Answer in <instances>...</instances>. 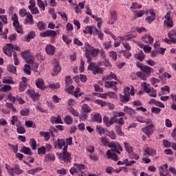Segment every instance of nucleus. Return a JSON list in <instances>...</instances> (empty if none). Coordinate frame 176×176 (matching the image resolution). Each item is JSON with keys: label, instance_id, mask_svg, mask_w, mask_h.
<instances>
[{"label": "nucleus", "instance_id": "obj_24", "mask_svg": "<svg viewBox=\"0 0 176 176\" xmlns=\"http://www.w3.org/2000/svg\"><path fill=\"white\" fill-rule=\"evenodd\" d=\"M135 58L136 60H139V61L142 62L144 60H145V54H144V52L140 51L139 53L135 54Z\"/></svg>", "mask_w": 176, "mask_h": 176}, {"label": "nucleus", "instance_id": "obj_3", "mask_svg": "<svg viewBox=\"0 0 176 176\" xmlns=\"http://www.w3.org/2000/svg\"><path fill=\"white\" fill-rule=\"evenodd\" d=\"M102 65H104V61H100L98 64L96 63H90L87 67V69L88 71H91L94 75H101V74H104V68L100 67H102Z\"/></svg>", "mask_w": 176, "mask_h": 176}, {"label": "nucleus", "instance_id": "obj_61", "mask_svg": "<svg viewBox=\"0 0 176 176\" xmlns=\"http://www.w3.org/2000/svg\"><path fill=\"white\" fill-rule=\"evenodd\" d=\"M155 16H148L146 17L145 21L148 23V24H152L153 21H155Z\"/></svg>", "mask_w": 176, "mask_h": 176}, {"label": "nucleus", "instance_id": "obj_63", "mask_svg": "<svg viewBox=\"0 0 176 176\" xmlns=\"http://www.w3.org/2000/svg\"><path fill=\"white\" fill-rule=\"evenodd\" d=\"M56 173H57V174H60V175H67V170L64 168L58 169Z\"/></svg>", "mask_w": 176, "mask_h": 176}, {"label": "nucleus", "instance_id": "obj_58", "mask_svg": "<svg viewBox=\"0 0 176 176\" xmlns=\"http://www.w3.org/2000/svg\"><path fill=\"white\" fill-rule=\"evenodd\" d=\"M37 5L40 9H42L43 11H45V3H43V1L42 0H37Z\"/></svg>", "mask_w": 176, "mask_h": 176}, {"label": "nucleus", "instance_id": "obj_25", "mask_svg": "<svg viewBox=\"0 0 176 176\" xmlns=\"http://www.w3.org/2000/svg\"><path fill=\"white\" fill-rule=\"evenodd\" d=\"M74 166L77 168L78 171H80L82 174L85 173L83 170H86V166L83 164H74Z\"/></svg>", "mask_w": 176, "mask_h": 176}, {"label": "nucleus", "instance_id": "obj_40", "mask_svg": "<svg viewBox=\"0 0 176 176\" xmlns=\"http://www.w3.org/2000/svg\"><path fill=\"white\" fill-rule=\"evenodd\" d=\"M111 79H114V80H118V76L114 73L111 72L109 76L105 77L106 80H111Z\"/></svg>", "mask_w": 176, "mask_h": 176}, {"label": "nucleus", "instance_id": "obj_52", "mask_svg": "<svg viewBox=\"0 0 176 176\" xmlns=\"http://www.w3.org/2000/svg\"><path fill=\"white\" fill-rule=\"evenodd\" d=\"M96 32L98 34V38L100 39V41L104 40V33L101 32V30H98V29L95 28Z\"/></svg>", "mask_w": 176, "mask_h": 176}, {"label": "nucleus", "instance_id": "obj_55", "mask_svg": "<svg viewBox=\"0 0 176 176\" xmlns=\"http://www.w3.org/2000/svg\"><path fill=\"white\" fill-rule=\"evenodd\" d=\"M142 8V5L138 4L137 2H133L131 6V9H141Z\"/></svg>", "mask_w": 176, "mask_h": 176}, {"label": "nucleus", "instance_id": "obj_47", "mask_svg": "<svg viewBox=\"0 0 176 176\" xmlns=\"http://www.w3.org/2000/svg\"><path fill=\"white\" fill-rule=\"evenodd\" d=\"M30 146L33 151H36V140L34 138L30 139Z\"/></svg>", "mask_w": 176, "mask_h": 176}, {"label": "nucleus", "instance_id": "obj_28", "mask_svg": "<svg viewBox=\"0 0 176 176\" xmlns=\"http://www.w3.org/2000/svg\"><path fill=\"white\" fill-rule=\"evenodd\" d=\"M39 135L40 137H43L45 141H49L50 140V133L49 132L40 131Z\"/></svg>", "mask_w": 176, "mask_h": 176}, {"label": "nucleus", "instance_id": "obj_5", "mask_svg": "<svg viewBox=\"0 0 176 176\" xmlns=\"http://www.w3.org/2000/svg\"><path fill=\"white\" fill-rule=\"evenodd\" d=\"M67 151H68V146H65V147L63 148V153L59 154L57 153L56 155L59 160L65 162V163H71V160L72 159L71 157V153H68Z\"/></svg>", "mask_w": 176, "mask_h": 176}, {"label": "nucleus", "instance_id": "obj_37", "mask_svg": "<svg viewBox=\"0 0 176 176\" xmlns=\"http://www.w3.org/2000/svg\"><path fill=\"white\" fill-rule=\"evenodd\" d=\"M120 100L121 102H129L130 101V96H127L126 95H120Z\"/></svg>", "mask_w": 176, "mask_h": 176}, {"label": "nucleus", "instance_id": "obj_12", "mask_svg": "<svg viewBox=\"0 0 176 176\" xmlns=\"http://www.w3.org/2000/svg\"><path fill=\"white\" fill-rule=\"evenodd\" d=\"M65 146H68L65 143V140L63 139H58L56 142H54V148L55 149H63Z\"/></svg>", "mask_w": 176, "mask_h": 176}, {"label": "nucleus", "instance_id": "obj_54", "mask_svg": "<svg viewBox=\"0 0 176 176\" xmlns=\"http://www.w3.org/2000/svg\"><path fill=\"white\" fill-rule=\"evenodd\" d=\"M151 112L152 113H155V115H158V113H160L162 112V109L158 107H153L151 108Z\"/></svg>", "mask_w": 176, "mask_h": 176}, {"label": "nucleus", "instance_id": "obj_51", "mask_svg": "<svg viewBox=\"0 0 176 176\" xmlns=\"http://www.w3.org/2000/svg\"><path fill=\"white\" fill-rule=\"evenodd\" d=\"M96 131L98 134H105V129L101 126H96Z\"/></svg>", "mask_w": 176, "mask_h": 176}, {"label": "nucleus", "instance_id": "obj_34", "mask_svg": "<svg viewBox=\"0 0 176 176\" xmlns=\"http://www.w3.org/2000/svg\"><path fill=\"white\" fill-rule=\"evenodd\" d=\"M124 112H126V113H127L128 115H130V116L133 115V113H135V111H134V109H133L127 106H124Z\"/></svg>", "mask_w": 176, "mask_h": 176}, {"label": "nucleus", "instance_id": "obj_17", "mask_svg": "<svg viewBox=\"0 0 176 176\" xmlns=\"http://www.w3.org/2000/svg\"><path fill=\"white\" fill-rule=\"evenodd\" d=\"M3 51L4 54H6L8 57H12V54L14 52V51H12L10 45H9V43L6 44L5 49H3Z\"/></svg>", "mask_w": 176, "mask_h": 176}, {"label": "nucleus", "instance_id": "obj_32", "mask_svg": "<svg viewBox=\"0 0 176 176\" xmlns=\"http://www.w3.org/2000/svg\"><path fill=\"white\" fill-rule=\"evenodd\" d=\"M43 170V168L37 167L36 168L30 169L28 170V174H31L32 175H35L36 173H39V171H42Z\"/></svg>", "mask_w": 176, "mask_h": 176}, {"label": "nucleus", "instance_id": "obj_45", "mask_svg": "<svg viewBox=\"0 0 176 176\" xmlns=\"http://www.w3.org/2000/svg\"><path fill=\"white\" fill-rule=\"evenodd\" d=\"M46 28V25H45V23L43 21H39L37 23V28L40 31H43L45 28Z\"/></svg>", "mask_w": 176, "mask_h": 176}, {"label": "nucleus", "instance_id": "obj_16", "mask_svg": "<svg viewBox=\"0 0 176 176\" xmlns=\"http://www.w3.org/2000/svg\"><path fill=\"white\" fill-rule=\"evenodd\" d=\"M34 23L35 22L34 21V16H32V14H31V13L28 12L25 19L24 24H25V25L28 24L30 25H32L34 24Z\"/></svg>", "mask_w": 176, "mask_h": 176}, {"label": "nucleus", "instance_id": "obj_10", "mask_svg": "<svg viewBox=\"0 0 176 176\" xmlns=\"http://www.w3.org/2000/svg\"><path fill=\"white\" fill-rule=\"evenodd\" d=\"M142 131L149 138L153 134V124H150L142 128Z\"/></svg>", "mask_w": 176, "mask_h": 176}, {"label": "nucleus", "instance_id": "obj_62", "mask_svg": "<svg viewBox=\"0 0 176 176\" xmlns=\"http://www.w3.org/2000/svg\"><path fill=\"white\" fill-rule=\"evenodd\" d=\"M48 32V37L54 38L57 36V32L54 30H47Z\"/></svg>", "mask_w": 176, "mask_h": 176}, {"label": "nucleus", "instance_id": "obj_15", "mask_svg": "<svg viewBox=\"0 0 176 176\" xmlns=\"http://www.w3.org/2000/svg\"><path fill=\"white\" fill-rule=\"evenodd\" d=\"M45 52L48 56H54L56 53V47L52 45V44L47 45L45 47Z\"/></svg>", "mask_w": 176, "mask_h": 176}, {"label": "nucleus", "instance_id": "obj_53", "mask_svg": "<svg viewBox=\"0 0 176 176\" xmlns=\"http://www.w3.org/2000/svg\"><path fill=\"white\" fill-rule=\"evenodd\" d=\"M10 90H12V87L8 85H4L0 89V91H4V92L10 91Z\"/></svg>", "mask_w": 176, "mask_h": 176}, {"label": "nucleus", "instance_id": "obj_18", "mask_svg": "<svg viewBox=\"0 0 176 176\" xmlns=\"http://www.w3.org/2000/svg\"><path fill=\"white\" fill-rule=\"evenodd\" d=\"M16 133H18V134H24L25 133V128L23 126L21 122L16 123Z\"/></svg>", "mask_w": 176, "mask_h": 176}, {"label": "nucleus", "instance_id": "obj_59", "mask_svg": "<svg viewBox=\"0 0 176 176\" xmlns=\"http://www.w3.org/2000/svg\"><path fill=\"white\" fill-rule=\"evenodd\" d=\"M94 102L95 104H98V105H101V107H107V103L101 100H95Z\"/></svg>", "mask_w": 176, "mask_h": 176}, {"label": "nucleus", "instance_id": "obj_9", "mask_svg": "<svg viewBox=\"0 0 176 176\" xmlns=\"http://www.w3.org/2000/svg\"><path fill=\"white\" fill-rule=\"evenodd\" d=\"M8 100H9V101H10L11 102H16V101H17L19 104H21L22 105L23 104H25V101L23 100V98L19 96L14 97L12 95V93L8 94Z\"/></svg>", "mask_w": 176, "mask_h": 176}, {"label": "nucleus", "instance_id": "obj_6", "mask_svg": "<svg viewBox=\"0 0 176 176\" xmlns=\"http://www.w3.org/2000/svg\"><path fill=\"white\" fill-rule=\"evenodd\" d=\"M12 20L13 21V27H14L16 32L18 34H23L24 31L23 29V25H20V22H19V16H17V15L15 14L12 17Z\"/></svg>", "mask_w": 176, "mask_h": 176}, {"label": "nucleus", "instance_id": "obj_60", "mask_svg": "<svg viewBox=\"0 0 176 176\" xmlns=\"http://www.w3.org/2000/svg\"><path fill=\"white\" fill-rule=\"evenodd\" d=\"M46 153V148L42 146L38 148V155H45Z\"/></svg>", "mask_w": 176, "mask_h": 176}, {"label": "nucleus", "instance_id": "obj_41", "mask_svg": "<svg viewBox=\"0 0 176 176\" xmlns=\"http://www.w3.org/2000/svg\"><path fill=\"white\" fill-rule=\"evenodd\" d=\"M164 25H166L168 28H171L174 27V22L173 21V19H170L168 21H164Z\"/></svg>", "mask_w": 176, "mask_h": 176}, {"label": "nucleus", "instance_id": "obj_14", "mask_svg": "<svg viewBox=\"0 0 176 176\" xmlns=\"http://www.w3.org/2000/svg\"><path fill=\"white\" fill-rule=\"evenodd\" d=\"M26 94L28 96H30L33 101H38V100H39V95L35 93L34 90L29 89L26 91Z\"/></svg>", "mask_w": 176, "mask_h": 176}, {"label": "nucleus", "instance_id": "obj_26", "mask_svg": "<svg viewBox=\"0 0 176 176\" xmlns=\"http://www.w3.org/2000/svg\"><path fill=\"white\" fill-rule=\"evenodd\" d=\"M144 152L146 153V155H148V156H156V151L153 148L147 147L144 150Z\"/></svg>", "mask_w": 176, "mask_h": 176}, {"label": "nucleus", "instance_id": "obj_50", "mask_svg": "<svg viewBox=\"0 0 176 176\" xmlns=\"http://www.w3.org/2000/svg\"><path fill=\"white\" fill-rule=\"evenodd\" d=\"M23 72L26 75H31V66L30 65H25Z\"/></svg>", "mask_w": 176, "mask_h": 176}, {"label": "nucleus", "instance_id": "obj_19", "mask_svg": "<svg viewBox=\"0 0 176 176\" xmlns=\"http://www.w3.org/2000/svg\"><path fill=\"white\" fill-rule=\"evenodd\" d=\"M142 39L145 43H149L150 45L153 44L155 39L151 35L145 34L142 36Z\"/></svg>", "mask_w": 176, "mask_h": 176}, {"label": "nucleus", "instance_id": "obj_43", "mask_svg": "<svg viewBox=\"0 0 176 176\" xmlns=\"http://www.w3.org/2000/svg\"><path fill=\"white\" fill-rule=\"evenodd\" d=\"M83 34H89L90 35L93 34V29L91 26H87L85 30H82Z\"/></svg>", "mask_w": 176, "mask_h": 176}, {"label": "nucleus", "instance_id": "obj_20", "mask_svg": "<svg viewBox=\"0 0 176 176\" xmlns=\"http://www.w3.org/2000/svg\"><path fill=\"white\" fill-rule=\"evenodd\" d=\"M36 86L38 89H41V90H45V89H46V87H45V82L42 78H38L36 80Z\"/></svg>", "mask_w": 176, "mask_h": 176}, {"label": "nucleus", "instance_id": "obj_48", "mask_svg": "<svg viewBox=\"0 0 176 176\" xmlns=\"http://www.w3.org/2000/svg\"><path fill=\"white\" fill-rule=\"evenodd\" d=\"M8 70L9 72H12V74H16V72H17V69L13 65H10L8 67Z\"/></svg>", "mask_w": 176, "mask_h": 176}, {"label": "nucleus", "instance_id": "obj_30", "mask_svg": "<svg viewBox=\"0 0 176 176\" xmlns=\"http://www.w3.org/2000/svg\"><path fill=\"white\" fill-rule=\"evenodd\" d=\"M35 36H36V34L35 33V32L34 31L30 32L25 38L26 42H28V43L29 42L31 41V39H34Z\"/></svg>", "mask_w": 176, "mask_h": 176}, {"label": "nucleus", "instance_id": "obj_44", "mask_svg": "<svg viewBox=\"0 0 176 176\" xmlns=\"http://www.w3.org/2000/svg\"><path fill=\"white\" fill-rule=\"evenodd\" d=\"M20 122V120H19V117H17V116H13L12 117V120H10V123L11 124H12V126H14V124H17V123H19Z\"/></svg>", "mask_w": 176, "mask_h": 176}, {"label": "nucleus", "instance_id": "obj_7", "mask_svg": "<svg viewBox=\"0 0 176 176\" xmlns=\"http://www.w3.org/2000/svg\"><path fill=\"white\" fill-rule=\"evenodd\" d=\"M21 57L25 60L28 64H33L34 59L32 58V54H31V51L26 50L21 53Z\"/></svg>", "mask_w": 176, "mask_h": 176}, {"label": "nucleus", "instance_id": "obj_29", "mask_svg": "<svg viewBox=\"0 0 176 176\" xmlns=\"http://www.w3.org/2000/svg\"><path fill=\"white\" fill-rule=\"evenodd\" d=\"M21 152L22 153H25V155H29L30 156H31V155H32V152H31V148L29 147H27L25 146H23L21 149Z\"/></svg>", "mask_w": 176, "mask_h": 176}, {"label": "nucleus", "instance_id": "obj_31", "mask_svg": "<svg viewBox=\"0 0 176 176\" xmlns=\"http://www.w3.org/2000/svg\"><path fill=\"white\" fill-rule=\"evenodd\" d=\"M81 112L87 114L90 113V112H91V109H90V106L85 104L82 106Z\"/></svg>", "mask_w": 176, "mask_h": 176}, {"label": "nucleus", "instance_id": "obj_64", "mask_svg": "<svg viewBox=\"0 0 176 176\" xmlns=\"http://www.w3.org/2000/svg\"><path fill=\"white\" fill-rule=\"evenodd\" d=\"M81 115L79 116V119L80 120H87V118H88V115L87 113H83L82 111H81Z\"/></svg>", "mask_w": 176, "mask_h": 176}, {"label": "nucleus", "instance_id": "obj_27", "mask_svg": "<svg viewBox=\"0 0 176 176\" xmlns=\"http://www.w3.org/2000/svg\"><path fill=\"white\" fill-rule=\"evenodd\" d=\"M92 120L96 123H101L102 122V117L101 116V114L98 113L94 115Z\"/></svg>", "mask_w": 176, "mask_h": 176}, {"label": "nucleus", "instance_id": "obj_46", "mask_svg": "<svg viewBox=\"0 0 176 176\" xmlns=\"http://www.w3.org/2000/svg\"><path fill=\"white\" fill-rule=\"evenodd\" d=\"M103 46L105 50H109L110 47H112V41H105L103 43Z\"/></svg>", "mask_w": 176, "mask_h": 176}, {"label": "nucleus", "instance_id": "obj_13", "mask_svg": "<svg viewBox=\"0 0 176 176\" xmlns=\"http://www.w3.org/2000/svg\"><path fill=\"white\" fill-rule=\"evenodd\" d=\"M110 19L107 22V24H115L116 23V20H118V14L115 10H110Z\"/></svg>", "mask_w": 176, "mask_h": 176}, {"label": "nucleus", "instance_id": "obj_39", "mask_svg": "<svg viewBox=\"0 0 176 176\" xmlns=\"http://www.w3.org/2000/svg\"><path fill=\"white\" fill-rule=\"evenodd\" d=\"M106 135L109 137L111 140H116V133L113 131H107Z\"/></svg>", "mask_w": 176, "mask_h": 176}, {"label": "nucleus", "instance_id": "obj_1", "mask_svg": "<svg viewBox=\"0 0 176 176\" xmlns=\"http://www.w3.org/2000/svg\"><path fill=\"white\" fill-rule=\"evenodd\" d=\"M100 142L103 144V146H109V148H111V150H107L106 153L108 159H111L112 160H114V162H118V160H119L118 155H120V152H123L122 146L116 142L112 141L109 142L107 137L100 138ZM116 153H118V155Z\"/></svg>", "mask_w": 176, "mask_h": 176}, {"label": "nucleus", "instance_id": "obj_57", "mask_svg": "<svg viewBox=\"0 0 176 176\" xmlns=\"http://www.w3.org/2000/svg\"><path fill=\"white\" fill-rule=\"evenodd\" d=\"M63 42L66 43V45H69V43H72V40L69 39L68 36H65V34L62 36Z\"/></svg>", "mask_w": 176, "mask_h": 176}, {"label": "nucleus", "instance_id": "obj_4", "mask_svg": "<svg viewBox=\"0 0 176 176\" xmlns=\"http://www.w3.org/2000/svg\"><path fill=\"white\" fill-rule=\"evenodd\" d=\"M98 54V50L93 48L89 43H85V55L87 58V63H91V60Z\"/></svg>", "mask_w": 176, "mask_h": 176}, {"label": "nucleus", "instance_id": "obj_21", "mask_svg": "<svg viewBox=\"0 0 176 176\" xmlns=\"http://www.w3.org/2000/svg\"><path fill=\"white\" fill-rule=\"evenodd\" d=\"M51 122L54 124H63V120L61 119V116H58L57 117L52 116L50 118Z\"/></svg>", "mask_w": 176, "mask_h": 176}, {"label": "nucleus", "instance_id": "obj_38", "mask_svg": "<svg viewBox=\"0 0 176 176\" xmlns=\"http://www.w3.org/2000/svg\"><path fill=\"white\" fill-rule=\"evenodd\" d=\"M64 122L66 124H72L74 120L70 116H66L64 118Z\"/></svg>", "mask_w": 176, "mask_h": 176}, {"label": "nucleus", "instance_id": "obj_11", "mask_svg": "<svg viewBox=\"0 0 176 176\" xmlns=\"http://www.w3.org/2000/svg\"><path fill=\"white\" fill-rule=\"evenodd\" d=\"M116 85H118V82L116 81L104 82V87H106V89H112V90H114L115 91H118V87H116Z\"/></svg>", "mask_w": 176, "mask_h": 176}, {"label": "nucleus", "instance_id": "obj_33", "mask_svg": "<svg viewBox=\"0 0 176 176\" xmlns=\"http://www.w3.org/2000/svg\"><path fill=\"white\" fill-rule=\"evenodd\" d=\"M124 146L129 155H130V153H133V147L131 146L130 144H129L127 142H124Z\"/></svg>", "mask_w": 176, "mask_h": 176}, {"label": "nucleus", "instance_id": "obj_22", "mask_svg": "<svg viewBox=\"0 0 176 176\" xmlns=\"http://www.w3.org/2000/svg\"><path fill=\"white\" fill-rule=\"evenodd\" d=\"M61 69H62L60 65L58 63H56V65H55L53 68V71L52 73V76H57V74L61 72Z\"/></svg>", "mask_w": 176, "mask_h": 176}, {"label": "nucleus", "instance_id": "obj_49", "mask_svg": "<svg viewBox=\"0 0 176 176\" xmlns=\"http://www.w3.org/2000/svg\"><path fill=\"white\" fill-rule=\"evenodd\" d=\"M21 116H28L30 115V109H24L20 111Z\"/></svg>", "mask_w": 176, "mask_h": 176}, {"label": "nucleus", "instance_id": "obj_23", "mask_svg": "<svg viewBox=\"0 0 176 176\" xmlns=\"http://www.w3.org/2000/svg\"><path fill=\"white\" fill-rule=\"evenodd\" d=\"M10 170H11L14 174H16V175H20V174H23V173H24L23 170L20 169V166L19 165H15Z\"/></svg>", "mask_w": 176, "mask_h": 176}, {"label": "nucleus", "instance_id": "obj_56", "mask_svg": "<svg viewBox=\"0 0 176 176\" xmlns=\"http://www.w3.org/2000/svg\"><path fill=\"white\" fill-rule=\"evenodd\" d=\"M144 14H145V11L140 10L135 14V19L142 17V16H144Z\"/></svg>", "mask_w": 176, "mask_h": 176}, {"label": "nucleus", "instance_id": "obj_2", "mask_svg": "<svg viewBox=\"0 0 176 176\" xmlns=\"http://www.w3.org/2000/svg\"><path fill=\"white\" fill-rule=\"evenodd\" d=\"M136 67L141 69V72H138L135 75L138 78H140L142 80H146L147 78H150L151 74L155 72L153 68L144 65L140 62L136 63Z\"/></svg>", "mask_w": 176, "mask_h": 176}, {"label": "nucleus", "instance_id": "obj_35", "mask_svg": "<svg viewBox=\"0 0 176 176\" xmlns=\"http://www.w3.org/2000/svg\"><path fill=\"white\" fill-rule=\"evenodd\" d=\"M109 56L113 60V61H116V60H118V53L115 51H110L109 52Z\"/></svg>", "mask_w": 176, "mask_h": 176}, {"label": "nucleus", "instance_id": "obj_36", "mask_svg": "<svg viewBox=\"0 0 176 176\" xmlns=\"http://www.w3.org/2000/svg\"><path fill=\"white\" fill-rule=\"evenodd\" d=\"M103 123H104V124H106L107 127H111L112 125L111 124V118H109V117L105 116L103 118Z\"/></svg>", "mask_w": 176, "mask_h": 176}, {"label": "nucleus", "instance_id": "obj_42", "mask_svg": "<svg viewBox=\"0 0 176 176\" xmlns=\"http://www.w3.org/2000/svg\"><path fill=\"white\" fill-rule=\"evenodd\" d=\"M45 157L47 160H50V162H54V160H56V155L52 153L45 155Z\"/></svg>", "mask_w": 176, "mask_h": 176}, {"label": "nucleus", "instance_id": "obj_8", "mask_svg": "<svg viewBox=\"0 0 176 176\" xmlns=\"http://www.w3.org/2000/svg\"><path fill=\"white\" fill-rule=\"evenodd\" d=\"M168 38H165L166 43H168V45H171V43H174L175 45L176 43V31L175 30H171L168 34Z\"/></svg>", "mask_w": 176, "mask_h": 176}]
</instances>
